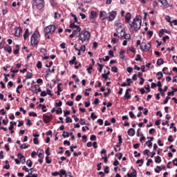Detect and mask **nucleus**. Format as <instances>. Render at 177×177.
<instances>
[{"mask_svg":"<svg viewBox=\"0 0 177 177\" xmlns=\"http://www.w3.org/2000/svg\"><path fill=\"white\" fill-rule=\"evenodd\" d=\"M129 24L130 31H138V30H140V27H142V19L136 17V18L133 19V22H129Z\"/></svg>","mask_w":177,"mask_h":177,"instance_id":"1","label":"nucleus"},{"mask_svg":"<svg viewBox=\"0 0 177 177\" xmlns=\"http://www.w3.org/2000/svg\"><path fill=\"white\" fill-rule=\"evenodd\" d=\"M89 38H91V32L84 30L80 33L78 41H81L82 44H84V42H88Z\"/></svg>","mask_w":177,"mask_h":177,"instance_id":"2","label":"nucleus"},{"mask_svg":"<svg viewBox=\"0 0 177 177\" xmlns=\"http://www.w3.org/2000/svg\"><path fill=\"white\" fill-rule=\"evenodd\" d=\"M38 35H39V32H35L30 38V44L33 47L38 46V44L39 43V40L38 39Z\"/></svg>","mask_w":177,"mask_h":177,"instance_id":"3","label":"nucleus"},{"mask_svg":"<svg viewBox=\"0 0 177 177\" xmlns=\"http://www.w3.org/2000/svg\"><path fill=\"white\" fill-rule=\"evenodd\" d=\"M32 8L36 6L37 9L41 10V9H44V0H33L32 1Z\"/></svg>","mask_w":177,"mask_h":177,"instance_id":"4","label":"nucleus"},{"mask_svg":"<svg viewBox=\"0 0 177 177\" xmlns=\"http://www.w3.org/2000/svg\"><path fill=\"white\" fill-rule=\"evenodd\" d=\"M55 31H56V26L55 25H50L44 28V34L46 36H47L48 34H53Z\"/></svg>","mask_w":177,"mask_h":177,"instance_id":"5","label":"nucleus"},{"mask_svg":"<svg viewBox=\"0 0 177 177\" xmlns=\"http://www.w3.org/2000/svg\"><path fill=\"white\" fill-rule=\"evenodd\" d=\"M150 48H151V44H150V43H142L140 46V48L142 52H149Z\"/></svg>","mask_w":177,"mask_h":177,"instance_id":"6","label":"nucleus"},{"mask_svg":"<svg viewBox=\"0 0 177 177\" xmlns=\"http://www.w3.org/2000/svg\"><path fill=\"white\" fill-rule=\"evenodd\" d=\"M115 16H117V11H111V12H109V15L108 17L109 21H113V20L115 19Z\"/></svg>","mask_w":177,"mask_h":177,"instance_id":"7","label":"nucleus"},{"mask_svg":"<svg viewBox=\"0 0 177 177\" xmlns=\"http://www.w3.org/2000/svg\"><path fill=\"white\" fill-rule=\"evenodd\" d=\"M50 120H52V115H43V121H44L46 124H49V122H50Z\"/></svg>","mask_w":177,"mask_h":177,"instance_id":"8","label":"nucleus"},{"mask_svg":"<svg viewBox=\"0 0 177 177\" xmlns=\"http://www.w3.org/2000/svg\"><path fill=\"white\" fill-rule=\"evenodd\" d=\"M21 32H22L21 28L20 27L15 28V37H21Z\"/></svg>","mask_w":177,"mask_h":177,"instance_id":"9","label":"nucleus"},{"mask_svg":"<svg viewBox=\"0 0 177 177\" xmlns=\"http://www.w3.org/2000/svg\"><path fill=\"white\" fill-rule=\"evenodd\" d=\"M107 17H108V15L105 11L100 12V19H101V20H106V19H107Z\"/></svg>","mask_w":177,"mask_h":177,"instance_id":"10","label":"nucleus"},{"mask_svg":"<svg viewBox=\"0 0 177 177\" xmlns=\"http://www.w3.org/2000/svg\"><path fill=\"white\" fill-rule=\"evenodd\" d=\"M38 88H39V85L35 84L32 86H32H31L30 91H31L33 93H38V91H37Z\"/></svg>","mask_w":177,"mask_h":177,"instance_id":"11","label":"nucleus"},{"mask_svg":"<svg viewBox=\"0 0 177 177\" xmlns=\"http://www.w3.org/2000/svg\"><path fill=\"white\" fill-rule=\"evenodd\" d=\"M132 18V15H131L130 12L126 13L125 15V23H130L129 21H131V19Z\"/></svg>","mask_w":177,"mask_h":177,"instance_id":"12","label":"nucleus"},{"mask_svg":"<svg viewBox=\"0 0 177 177\" xmlns=\"http://www.w3.org/2000/svg\"><path fill=\"white\" fill-rule=\"evenodd\" d=\"M159 2L164 6V8H169V3L167 0H159Z\"/></svg>","mask_w":177,"mask_h":177,"instance_id":"13","label":"nucleus"},{"mask_svg":"<svg viewBox=\"0 0 177 177\" xmlns=\"http://www.w3.org/2000/svg\"><path fill=\"white\" fill-rule=\"evenodd\" d=\"M131 88H127V90H126V92H125V94H124V99H127V100H128V99H130L131 98V94H129V92H131Z\"/></svg>","mask_w":177,"mask_h":177,"instance_id":"14","label":"nucleus"},{"mask_svg":"<svg viewBox=\"0 0 177 177\" xmlns=\"http://www.w3.org/2000/svg\"><path fill=\"white\" fill-rule=\"evenodd\" d=\"M137 173H136V170L135 169H133V172L129 174L127 173V176L128 177H137Z\"/></svg>","mask_w":177,"mask_h":177,"instance_id":"15","label":"nucleus"},{"mask_svg":"<svg viewBox=\"0 0 177 177\" xmlns=\"http://www.w3.org/2000/svg\"><path fill=\"white\" fill-rule=\"evenodd\" d=\"M127 133L129 135V136H135V129H133V128H131L128 130Z\"/></svg>","mask_w":177,"mask_h":177,"instance_id":"16","label":"nucleus"},{"mask_svg":"<svg viewBox=\"0 0 177 177\" xmlns=\"http://www.w3.org/2000/svg\"><path fill=\"white\" fill-rule=\"evenodd\" d=\"M3 49L4 50H6V52H8L10 55V53H12V47H10V46L7 45L3 47Z\"/></svg>","mask_w":177,"mask_h":177,"instance_id":"17","label":"nucleus"},{"mask_svg":"<svg viewBox=\"0 0 177 177\" xmlns=\"http://www.w3.org/2000/svg\"><path fill=\"white\" fill-rule=\"evenodd\" d=\"M16 49L13 50V53L14 55H19V52H20V46H19V44H17L15 46Z\"/></svg>","mask_w":177,"mask_h":177,"instance_id":"18","label":"nucleus"},{"mask_svg":"<svg viewBox=\"0 0 177 177\" xmlns=\"http://www.w3.org/2000/svg\"><path fill=\"white\" fill-rule=\"evenodd\" d=\"M37 156L39 158H44V150L40 149V151H37Z\"/></svg>","mask_w":177,"mask_h":177,"instance_id":"19","label":"nucleus"},{"mask_svg":"<svg viewBox=\"0 0 177 177\" xmlns=\"http://www.w3.org/2000/svg\"><path fill=\"white\" fill-rule=\"evenodd\" d=\"M172 91H169L167 93L168 96H171V95H174L175 92H177V88L171 87Z\"/></svg>","mask_w":177,"mask_h":177,"instance_id":"20","label":"nucleus"},{"mask_svg":"<svg viewBox=\"0 0 177 177\" xmlns=\"http://www.w3.org/2000/svg\"><path fill=\"white\" fill-rule=\"evenodd\" d=\"M29 35H30L29 30H28V28H27L25 30V33L24 35V39H27V38H28Z\"/></svg>","mask_w":177,"mask_h":177,"instance_id":"21","label":"nucleus"},{"mask_svg":"<svg viewBox=\"0 0 177 177\" xmlns=\"http://www.w3.org/2000/svg\"><path fill=\"white\" fill-rule=\"evenodd\" d=\"M121 32H124V39H129L131 38L130 34H125V31L124 30H121Z\"/></svg>","mask_w":177,"mask_h":177,"instance_id":"22","label":"nucleus"},{"mask_svg":"<svg viewBox=\"0 0 177 177\" xmlns=\"http://www.w3.org/2000/svg\"><path fill=\"white\" fill-rule=\"evenodd\" d=\"M156 64L158 66H161V64H164V59L162 58H160L157 60Z\"/></svg>","mask_w":177,"mask_h":177,"instance_id":"23","label":"nucleus"},{"mask_svg":"<svg viewBox=\"0 0 177 177\" xmlns=\"http://www.w3.org/2000/svg\"><path fill=\"white\" fill-rule=\"evenodd\" d=\"M78 32H81L80 27H77V28L76 30H73L72 33H73V35H75V36L78 34Z\"/></svg>","mask_w":177,"mask_h":177,"instance_id":"24","label":"nucleus"},{"mask_svg":"<svg viewBox=\"0 0 177 177\" xmlns=\"http://www.w3.org/2000/svg\"><path fill=\"white\" fill-rule=\"evenodd\" d=\"M97 66H98V71H99V73H102V71H103V67H104V65H103V64H99V63H97Z\"/></svg>","mask_w":177,"mask_h":177,"instance_id":"25","label":"nucleus"},{"mask_svg":"<svg viewBox=\"0 0 177 177\" xmlns=\"http://www.w3.org/2000/svg\"><path fill=\"white\" fill-rule=\"evenodd\" d=\"M76 60H77V57H73L72 59L69 61V64H71V66H73V64H74V63H75Z\"/></svg>","mask_w":177,"mask_h":177,"instance_id":"26","label":"nucleus"},{"mask_svg":"<svg viewBox=\"0 0 177 177\" xmlns=\"http://www.w3.org/2000/svg\"><path fill=\"white\" fill-rule=\"evenodd\" d=\"M155 162L156 163V164H160V162H161V157H160V156H156V158H155Z\"/></svg>","mask_w":177,"mask_h":177,"instance_id":"27","label":"nucleus"},{"mask_svg":"<svg viewBox=\"0 0 177 177\" xmlns=\"http://www.w3.org/2000/svg\"><path fill=\"white\" fill-rule=\"evenodd\" d=\"M124 53H125V50H120V59H125V56L124 55Z\"/></svg>","mask_w":177,"mask_h":177,"instance_id":"28","label":"nucleus"},{"mask_svg":"<svg viewBox=\"0 0 177 177\" xmlns=\"http://www.w3.org/2000/svg\"><path fill=\"white\" fill-rule=\"evenodd\" d=\"M143 162H144L143 159L138 160L136 161V164H140V165H138V167H142V165H143Z\"/></svg>","mask_w":177,"mask_h":177,"instance_id":"29","label":"nucleus"},{"mask_svg":"<svg viewBox=\"0 0 177 177\" xmlns=\"http://www.w3.org/2000/svg\"><path fill=\"white\" fill-rule=\"evenodd\" d=\"M26 165H28L29 168H31V167H32V161H31V160H28L26 161Z\"/></svg>","mask_w":177,"mask_h":177,"instance_id":"30","label":"nucleus"},{"mask_svg":"<svg viewBox=\"0 0 177 177\" xmlns=\"http://www.w3.org/2000/svg\"><path fill=\"white\" fill-rule=\"evenodd\" d=\"M136 62H142V57L140 55H137L135 58Z\"/></svg>","mask_w":177,"mask_h":177,"instance_id":"31","label":"nucleus"},{"mask_svg":"<svg viewBox=\"0 0 177 177\" xmlns=\"http://www.w3.org/2000/svg\"><path fill=\"white\" fill-rule=\"evenodd\" d=\"M165 20L166 21H167L168 23H170V26H172V22H171V17H169V15H167L165 17Z\"/></svg>","mask_w":177,"mask_h":177,"instance_id":"32","label":"nucleus"},{"mask_svg":"<svg viewBox=\"0 0 177 177\" xmlns=\"http://www.w3.org/2000/svg\"><path fill=\"white\" fill-rule=\"evenodd\" d=\"M111 71L113 73H118V68H117V66H112L111 67Z\"/></svg>","mask_w":177,"mask_h":177,"instance_id":"33","label":"nucleus"},{"mask_svg":"<svg viewBox=\"0 0 177 177\" xmlns=\"http://www.w3.org/2000/svg\"><path fill=\"white\" fill-rule=\"evenodd\" d=\"M36 66L37 68H42V62L41 61H38Z\"/></svg>","mask_w":177,"mask_h":177,"instance_id":"34","label":"nucleus"},{"mask_svg":"<svg viewBox=\"0 0 177 177\" xmlns=\"http://www.w3.org/2000/svg\"><path fill=\"white\" fill-rule=\"evenodd\" d=\"M78 27H80V26H78V25H75V24H74V23H71L70 24L71 28H78Z\"/></svg>","mask_w":177,"mask_h":177,"instance_id":"35","label":"nucleus"},{"mask_svg":"<svg viewBox=\"0 0 177 177\" xmlns=\"http://www.w3.org/2000/svg\"><path fill=\"white\" fill-rule=\"evenodd\" d=\"M91 15L92 16V17H97V13L96 12V11H91Z\"/></svg>","mask_w":177,"mask_h":177,"instance_id":"36","label":"nucleus"},{"mask_svg":"<svg viewBox=\"0 0 177 177\" xmlns=\"http://www.w3.org/2000/svg\"><path fill=\"white\" fill-rule=\"evenodd\" d=\"M62 136L63 138H68V136H70V134L67 131H64Z\"/></svg>","mask_w":177,"mask_h":177,"instance_id":"37","label":"nucleus"},{"mask_svg":"<svg viewBox=\"0 0 177 177\" xmlns=\"http://www.w3.org/2000/svg\"><path fill=\"white\" fill-rule=\"evenodd\" d=\"M157 75H160V77H158V80L160 81V80H161V78H162V77H164V75H162V72H158Z\"/></svg>","mask_w":177,"mask_h":177,"instance_id":"38","label":"nucleus"},{"mask_svg":"<svg viewBox=\"0 0 177 177\" xmlns=\"http://www.w3.org/2000/svg\"><path fill=\"white\" fill-rule=\"evenodd\" d=\"M26 78H27V80H30V79L32 78V73H28L26 74Z\"/></svg>","mask_w":177,"mask_h":177,"instance_id":"39","label":"nucleus"},{"mask_svg":"<svg viewBox=\"0 0 177 177\" xmlns=\"http://www.w3.org/2000/svg\"><path fill=\"white\" fill-rule=\"evenodd\" d=\"M66 172L64 169H61L59 171V176L62 177V175H66Z\"/></svg>","mask_w":177,"mask_h":177,"instance_id":"40","label":"nucleus"},{"mask_svg":"<svg viewBox=\"0 0 177 177\" xmlns=\"http://www.w3.org/2000/svg\"><path fill=\"white\" fill-rule=\"evenodd\" d=\"M34 145H39V140H38V138H35L33 139Z\"/></svg>","mask_w":177,"mask_h":177,"instance_id":"41","label":"nucleus"},{"mask_svg":"<svg viewBox=\"0 0 177 177\" xmlns=\"http://www.w3.org/2000/svg\"><path fill=\"white\" fill-rule=\"evenodd\" d=\"M169 99H171V97H169V95L167 96L165 100L163 102V104H167V103H168V100H169Z\"/></svg>","mask_w":177,"mask_h":177,"instance_id":"42","label":"nucleus"},{"mask_svg":"<svg viewBox=\"0 0 177 177\" xmlns=\"http://www.w3.org/2000/svg\"><path fill=\"white\" fill-rule=\"evenodd\" d=\"M129 114L131 118H136V116H135V114L133 113V111H129Z\"/></svg>","mask_w":177,"mask_h":177,"instance_id":"43","label":"nucleus"},{"mask_svg":"<svg viewBox=\"0 0 177 177\" xmlns=\"http://www.w3.org/2000/svg\"><path fill=\"white\" fill-rule=\"evenodd\" d=\"M127 86H131V84H132V80H131L130 78H127Z\"/></svg>","mask_w":177,"mask_h":177,"instance_id":"44","label":"nucleus"},{"mask_svg":"<svg viewBox=\"0 0 177 177\" xmlns=\"http://www.w3.org/2000/svg\"><path fill=\"white\" fill-rule=\"evenodd\" d=\"M81 99H82V95H78L76 96L75 100H76V102H80V100H81Z\"/></svg>","mask_w":177,"mask_h":177,"instance_id":"45","label":"nucleus"},{"mask_svg":"<svg viewBox=\"0 0 177 177\" xmlns=\"http://www.w3.org/2000/svg\"><path fill=\"white\" fill-rule=\"evenodd\" d=\"M164 33H165V32H164V29H161L160 31H159V37H160V38H161V37H162V35H164Z\"/></svg>","mask_w":177,"mask_h":177,"instance_id":"46","label":"nucleus"},{"mask_svg":"<svg viewBox=\"0 0 177 177\" xmlns=\"http://www.w3.org/2000/svg\"><path fill=\"white\" fill-rule=\"evenodd\" d=\"M46 164H51L52 163V160H49V156L46 157Z\"/></svg>","mask_w":177,"mask_h":177,"instance_id":"47","label":"nucleus"},{"mask_svg":"<svg viewBox=\"0 0 177 177\" xmlns=\"http://www.w3.org/2000/svg\"><path fill=\"white\" fill-rule=\"evenodd\" d=\"M115 157H118L119 160H121L122 158V153H119L115 155Z\"/></svg>","mask_w":177,"mask_h":177,"instance_id":"48","label":"nucleus"},{"mask_svg":"<svg viewBox=\"0 0 177 177\" xmlns=\"http://www.w3.org/2000/svg\"><path fill=\"white\" fill-rule=\"evenodd\" d=\"M37 113L35 112H30L29 113V116L30 117H37Z\"/></svg>","mask_w":177,"mask_h":177,"instance_id":"49","label":"nucleus"},{"mask_svg":"<svg viewBox=\"0 0 177 177\" xmlns=\"http://www.w3.org/2000/svg\"><path fill=\"white\" fill-rule=\"evenodd\" d=\"M66 123L73 122V119H71V118H70V117H66Z\"/></svg>","mask_w":177,"mask_h":177,"instance_id":"50","label":"nucleus"},{"mask_svg":"<svg viewBox=\"0 0 177 177\" xmlns=\"http://www.w3.org/2000/svg\"><path fill=\"white\" fill-rule=\"evenodd\" d=\"M156 168H158L159 171H162V169H165V166L164 165L157 166Z\"/></svg>","mask_w":177,"mask_h":177,"instance_id":"51","label":"nucleus"},{"mask_svg":"<svg viewBox=\"0 0 177 177\" xmlns=\"http://www.w3.org/2000/svg\"><path fill=\"white\" fill-rule=\"evenodd\" d=\"M91 117L92 120H96V118H97V115H95L94 113H91Z\"/></svg>","mask_w":177,"mask_h":177,"instance_id":"52","label":"nucleus"},{"mask_svg":"<svg viewBox=\"0 0 177 177\" xmlns=\"http://www.w3.org/2000/svg\"><path fill=\"white\" fill-rule=\"evenodd\" d=\"M104 172L105 174H109L110 172V170H109V166L104 167Z\"/></svg>","mask_w":177,"mask_h":177,"instance_id":"53","label":"nucleus"},{"mask_svg":"<svg viewBox=\"0 0 177 177\" xmlns=\"http://www.w3.org/2000/svg\"><path fill=\"white\" fill-rule=\"evenodd\" d=\"M56 113H57V114H62L63 113L62 108H58L56 111Z\"/></svg>","mask_w":177,"mask_h":177,"instance_id":"54","label":"nucleus"},{"mask_svg":"<svg viewBox=\"0 0 177 177\" xmlns=\"http://www.w3.org/2000/svg\"><path fill=\"white\" fill-rule=\"evenodd\" d=\"M47 95H49V96H53V94L52 93V91H50L49 88H47Z\"/></svg>","mask_w":177,"mask_h":177,"instance_id":"55","label":"nucleus"},{"mask_svg":"<svg viewBox=\"0 0 177 177\" xmlns=\"http://www.w3.org/2000/svg\"><path fill=\"white\" fill-rule=\"evenodd\" d=\"M80 50H82V52H85V50H86V47L84 45H82L80 46Z\"/></svg>","mask_w":177,"mask_h":177,"instance_id":"56","label":"nucleus"},{"mask_svg":"<svg viewBox=\"0 0 177 177\" xmlns=\"http://www.w3.org/2000/svg\"><path fill=\"white\" fill-rule=\"evenodd\" d=\"M65 156H66V157H70L71 156V153H70L69 150L65 151Z\"/></svg>","mask_w":177,"mask_h":177,"instance_id":"57","label":"nucleus"},{"mask_svg":"<svg viewBox=\"0 0 177 177\" xmlns=\"http://www.w3.org/2000/svg\"><path fill=\"white\" fill-rule=\"evenodd\" d=\"M167 140L168 142H170V143H172V142H174V138L172 136H169Z\"/></svg>","mask_w":177,"mask_h":177,"instance_id":"58","label":"nucleus"},{"mask_svg":"<svg viewBox=\"0 0 177 177\" xmlns=\"http://www.w3.org/2000/svg\"><path fill=\"white\" fill-rule=\"evenodd\" d=\"M167 39H169V36L166 35V36H165V37H162V41H163L164 42H167Z\"/></svg>","mask_w":177,"mask_h":177,"instance_id":"59","label":"nucleus"},{"mask_svg":"<svg viewBox=\"0 0 177 177\" xmlns=\"http://www.w3.org/2000/svg\"><path fill=\"white\" fill-rule=\"evenodd\" d=\"M90 140H93V141L96 140V136L91 135V137H90Z\"/></svg>","mask_w":177,"mask_h":177,"instance_id":"60","label":"nucleus"},{"mask_svg":"<svg viewBox=\"0 0 177 177\" xmlns=\"http://www.w3.org/2000/svg\"><path fill=\"white\" fill-rule=\"evenodd\" d=\"M46 95H48L46 91H41L40 93V96H41V97H45V96H46Z\"/></svg>","mask_w":177,"mask_h":177,"instance_id":"61","label":"nucleus"},{"mask_svg":"<svg viewBox=\"0 0 177 177\" xmlns=\"http://www.w3.org/2000/svg\"><path fill=\"white\" fill-rule=\"evenodd\" d=\"M28 147L26 145V144H24V145H21V146H20V149H21V150H23V149H27Z\"/></svg>","mask_w":177,"mask_h":177,"instance_id":"62","label":"nucleus"},{"mask_svg":"<svg viewBox=\"0 0 177 177\" xmlns=\"http://www.w3.org/2000/svg\"><path fill=\"white\" fill-rule=\"evenodd\" d=\"M65 177H73V176L71 175V172L66 173L65 174Z\"/></svg>","mask_w":177,"mask_h":177,"instance_id":"63","label":"nucleus"},{"mask_svg":"<svg viewBox=\"0 0 177 177\" xmlns=\"http://www.w3.org/2000/svg\"><path fill=\"white\" fill-rule=\"evenodd\" d=\"M173 164L177 167V158H175L174 160H173Z\"/></svg>","mask_w":177,"mask_h":177,"instance_id":"64","label":"nucleus"}]
</instances>
